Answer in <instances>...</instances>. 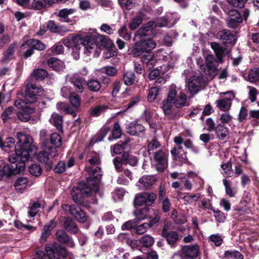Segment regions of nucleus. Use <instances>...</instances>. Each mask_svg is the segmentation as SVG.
Masks as SVG:
<instances>
[{
	"mask_svg": "<svg viewBox=\"0 0 259 259\" xmlns=\"http://www.w3.org/2000/svg\"><path fill=\"white\" fill-rule=\"evenodd\" d=\"M188 105L186 94L172 84L169 88L167 98L162 102L161 108L164 115L168 119H172L180 116L177 111L178 109Z\"/></svg>",
	"mask_w": 259,
	"mask_h": 259,
	"instance_id": "1",
	"label": "nucleus"
},
{
	"mask_svg": "<svg viewBox=\"0 0 259 259\" xmlns=\"http://www.w3.org/2000/svg\"><path fill=\"white\" fill-rule=\"evenodd\" d=\"M17 138L18 142L15 148V152L9 156V160L12 164H15L18 161V159H21V154L18 153H21V151L26 150L30 154L32 149V139L30 135L24 134L22 132H18L17 134Z\"/></svg>",
	"mask_w": 259,
	"mask_h": 259,
	"instance_id": "2",
	"label": "nucleus"
},
{
	"mask_svg": "<svg viewBox=\"0 0 259 259\" xmlns=\"http://www.w3.org/2000/svg\"><path fill=\"white\" fill-rule=\"evenodd\" d=\"M89 163V165L85 167V171L90 175L87 178V183L89 185H93L92 189L94 191H98V184L102 177L101 168L98 166L100 163L99 156H96L90 158Z\"/></svg>",
	"mask_w": 259,
	"mask_h": 259,
	"instance_id": "3",
	"label": "nucleus"
},
{
	"mask_svg": "<svg viewBox=\"0 0 259 259\" xmlns=\"http://www.w3.org/2000/svg\"><path fill=\"white\" fill-rule=\"evenodd\" d=\"M44 90L35 84H28L26 94L23 100H18L15 102V105L18 108L24 109L26 104L33 103L37 101L38 97L43 94Z\"/></svg>",
	"mask_w": 259,
	"mask_h": 259,
	"instance_id": "4",
	"label": "nucleus"
},
{
	"mask_svg": "<svg viewBox=\"0 0 259 259\" xmlns=\"http://www.w3.org/2000/svg\"><path fill=\"white\" fill-rule=\"evenodd\" d=\"M86 46L89 49L90 53L95 56L98 54L97 48L108 47L111 45V41L105 36L102 35H90V38Z\"/></svg>",
	"mask_w": 259,
	"mask_h": 259,
	"instance_id": "5",
	"label": "nucleus"
},
{
	"mask_svg": "<svg viewBox=\"0 0 259 259\" xmlns=\"http://www.w3.org/2000/svg\"><path fill=\"white\" fill-rule=\"evenodd\" d=\"M42 147L43 150L38 154L37 159L40 162L46 164L47 169H50L53 164L52 158L58 155L57 150L50 146L47 141L42 143Z\"/></svg>",
	"mask_w": 259,
	"mask_h": 259,
	"instance_id": "6",
	"label": "nucleus"
},
{
	"mask_svg": "<svg viewBox=\"0 0 259 259\" xmlns=\"http://www.w3.org/2000/svg\"><path fill=\"white\" fill-rule=\"evenodd\" d=\"M168 152L164 149H160L153 153V159L156 163L158 171H162L167 166Z\"/></svg>",
	"mask_w": 259,
	"mask_h": 259,
	"instance_id": "7",
	"label": "nucleus"
},
{
	"mask_svg": "<svg viewBox=\"0 0 259 259\" xmlns=\"http://www.w3.org/2000/svg\"><path fill=\"white\" fill-rule=\"evenodd\" d=\"M90 35L84 36L79 35L73 37V49L79 50L81 47L84 49V53L89 55L90 54L89 49L87 47L86 44L89 42Z\"/></svg>",
	"mask_w": 259,
	"mask_h": 259,
	"instance_id": "8",
	"label": "nucleus"
},
{
	"mask_svg": "<svg viewBox=\"0 0 259 259\" xmlns=\"http://www.w3.org/2000/svg\"><path fill=\"white\" fill-rule=\"evenodd\" d=\"M62 208L65 210H69L70 213L73 215L74 218L78 222L84 223L87 220V217L85 213L79 208L76 207L74 206H70L67 204H63Z\"/></svg>",
	"mask_w": 259,
	"mask_h": 259,
	"instance_id": "9",
	"label": "nucleus"
},
{
	"mask_svg": "<svg viewBox=\"0 0 259 259\" xmlns=\"http://www.w3.org/2000/svg\"><path fill=\"white\" fill-rule=\"evenodd\" d=\"M89 188L81 189L80 188H74L72 192V196L74 201L76 203L81 202L82 201L83 197L84 195L88 196L90 195V191L94 192L92 188L93 185H89ZM96 191H95L96 192Z\"/></svg>",
	"mask_w": 259,
	"mask_h": 259,
	"instance_id": "10",
	"label": "nucleus"
},
{
	"mask_svg": "<svg viewBox=\"0 0 259 259\" xmlns=\"http://www.w3.org/2000/svg\"><path fill=\"white\" fill-rule=\"evenodd\" d=\"M154 27V22L149 21L139 28L135 34V40H142L146 38L147 32Z\"/></svg>",
	"mask_w": 259,
	"mask_h": 259,
	"instance_id": "11",
	"label": "nucleus"
},
{
	"mask_svg": "<svg viewBox=\"0 0 259 259\" xmlns=\"http://www.w3.org/2000/svg\"><path fill=\"white\" fill-rule=\"evenodd\" d=\"M156 180V178L153 176H143L139 180L136 186L140 190L146 189L151 187Z\"/></svg>",
	"mask_w": 259,
	"mask_h": 259,
	"instance_id": "12",
	"label": "nucleus"
},
{
	"mask_svg": "<svg viewBox=\"0 0 259 259\" xmlns=\"http://www.w3.org/2000/svg\"><path fill=\"white\" fill-rule=\"evenodd\" d=\"M21 159L19 160L17 163L14 164V170H13V174H17L21 171H23L25 168V162L27 160L30 156V154L28 153L27 150L21 151Z\"/></svg>",
	"mask_w": 259,
	"mask_h": 259,
	"instance_id": "13",
	"label": "nucleus"
},
{
	"mask_svg": "<svg viewBox=\"0 0 259 259\" xmlns=\"http://www.w3.org/2000/svg\"><path fill=\"white\" fill-rule=\"evenodd\" d=\"M201 78L199 76H194L190 78L188 83V92L193 96L199 90L201 87Z\"/></svg>",
	"mask_w": 259,
	"mask_h": 259,
	"instance_id": "14",
	"label": "nucleus"
},
{
	"mask_svg": "<svg viewBox=\"0 0 259 259\" xmlns=\"http://www.w3.org/2000/svg\"><path fill=\"white\" fill-rule=\"evenodd\" d=\"M170 152L175 160H179L181 162H187L188 159L186 152L184 151L181 146H175Z\"/></svg>",
	"mask_w": 259,
	"mask_h": 259,
	"instance_id": "15",
	"label": "nucleus"
},
{
	"mask_svg": "<svg viewBox=\"0 0 259 259\" xmlns=\"http://www.w3.org/2000/svg\"><path fill=\"white\" fill-rule=\"evenodd\" d=\"M217 37L225 44H233L235 41V37L229 30L224 29L220 31Z\"/></svg>",
	"mask_w": 259,
	"mask_h": 259,
	"instance_id": "16",
	"label": "nucleus"
},
{
	"mask_svg": "<svg viewBox=\"0 0 259 259\" xmlns=\"http://www.w3.org/2000/svg\"><path fill=\"white\" fill-rule=\"evenodd\" d=\"M127 132L131 135L138 136L145 131V127L141 124L136 122L130 123L126 126Z\"/></svg>",
	"mask_w": 259,
	"mask_h": 259,
	"instance_id": "17",
	"label": "nucleus"
},
{
	"mask_svg": "<svg viewBox=\"0 0 259 259\" xmlns=\"http://www.w3.org/2000/svg\"><path fill=\"white\" fill-rule=\"evenodd\" d=\"M182 255L194 258L198 256L199 247L197 244H193L184 246L182 249Z\"/></svg>",
	"mask_w": 259,
	"mask_h": 259,
	"instance_id": "18",
	"label": "nucleus"
},
{
	"mask_svg": "<svg viewBox=\"0 0 259 259\" xmlns=\"http://www.w3.org/2000/svg\"><path fill=\"white\" fill-rule=\"evenodd\" d=\"M56 225L57 222L54 220H52L48 224L44 226L40 238L41 243H44L47 241L48 237Z\"/></svg>",
	"mask_w": 259,
	"mask_h": 259,
	"instance_id": "19",
	"label": "nucleus"
},
{
	"mask_svg": "<svg viewBox=\"0 0 259 259\" xmlns=\"http://www.w3.org/2000/svg\"><path fill=\"white\" fill-rule=\"evenodd\" d=\"M70 82L74 85L75 91L81 93L84 91V79L76 74L73 75L70 79Z\"/></svg>",
	"mask_w": 259,
	"mask_h": 259,
	"instance_id": "20",
	"label": "nucleus"
},
{
	"mask_svg": "<svg viewBox=\"0 0 259 259\" xmlns=\"http://www.w3.org/2000/svg\"><path fill=\"white\" fill-rule=\"evenodd\" d=\"M34 112V109L28 106L18 112L17 115L20 120L24 122H26L29 120L31 117V114Z\"/></svg>",
	"mask_w": 259,
	"mask_h": 259,
	"instance_id": "21",
	"label": "nucleus"
},
{
	"mask_svg": "<svg viewBox=\"0 0 259 259\" xmlns=\"http://www.w3.org/2000/svg\"><path fill=\"white\" fill-rule=\"evenodd\" d=\"M63 226L65 229L72 234H76L78 229L74 221L69 218H65L63 221Z\"/></svg>",
	"mask_w": 259,
	"mask_h": 259,
	"instance_id": "22",
	"label": "nucleus"
},
{
	"mask_svg": "<svg viewBox=\"0 0 259 259\" xmlns=\"http://www.w3.org/2000/svg\"><path fill=\"white\" fill-rule=\"evenodd\" d=\"M163 237L166 239L167 243L172 247L175 246L177 242L180 239L178 233L176 231L164 233Z\"/></svg>",
	"mask_w": 259,
	"mask_h": 259,
	"instance_id": "23",
	"label": "nucleus"
},
{
	"mask_svg": "<svg viewBox=\"0 0 259 259\" xmlns=\"http://www.w3.org/2000/svg\"><path fill=\"white\" fill-rule=\"evenodd\" d=\"M50 122L56 127L58 131H62L63 118L62 116L56 113H53L50 119Z\"/></svg>",
	"mask_w": 259,
	"mask_h": 259,
	"instance_id": "24",
	"label": "nucleus"
},
{
	"mask_svg": "<svg viewBox=\"0 0 259 259\" xmlns=\"http://www.w3.org/2000/svg\"><path fill=\"white\" fill-rule=\"evenodd\" d=\"M218 138L221 141L226 140L228 138L229 132L227 128L222 124H219L215 129Z\"/></svg>",
	"mask_w": 259,
	"mask_h": 259,
	"instance_id": "25",
	"label": "nucleus"
},
{
	"mask_svg": "<svg viewBox=\"0 0 259 259\" xmlns=\"http://www.w3.org/2000/svg\"><path fill=\"white\" fill-rule=\"evenodd\" d=\"M48 28L53 33L67 32L68 29L65 26L56 24L54 21L50 20L47 24Z\"/></svg>",
	"mask_w": 259,
	"mask_h": 259,
	"instance_id": "26",
	"label": "nucleus"
},
{
	"mask_svg": "<svg viewBox=\"0 0 259 259\" xmlns=\"http://www.w3.org/2000/svg\"><path fill=\"white\" fill-rule=\"evenodd\" d=\"M75 12L74 9H63L60 10L57 16L60 18V20L64 22H69L70 20L68 16L73 14Z\"/></svg>",
	"mask_w": 259,
	"mask_h": 259,
	"instance_id": "27",
	"label": "nucleus"
},
{
	"mask_svg": "<svg viewBox=\"0 0 259 259\" xmlns=\"http://www.w3.org/2000/svg\"><path fill=\"white\" fill-rule=\"evenodd\" d=\"M25 45H28L36 50L42 51L46 49V46L40 41L37 39H30L22 45V47H24Z\"/></svg>",
	"mask_w": 259,
	"mask_h": 259,
	"instance_id": "28",
	"label": "nucleus"
},
{
	"mask_svg": "<svg viewBox=\"0 0 259 259\" xmlns=\"http://www.w3.org/2000/svg\"><path fill=\"white\" fill-rule=\"evenodd\" d=\"M28 183V181L26 178L20 177L18 178L14 184L15 190L18 192L22 193L27 187Z\"/></svg>",
	"mask_w": 259,
	"mask_h": 259,
	"instance_id": "29",
	"label": "nucleus"
},
{
	"mask_svg": "<svg viewBox=\"0 0 259 259\" xmlns=\"http://www.w3.org/2000/svg\"><path fill=\"white\" fill-rule=\"evenodd\" d=\"M48 66L52 68L54 70L59 71L63 69L64 67V63L55 58H52L48 61Z\"/></svg>",
	"mask_w": 259,
	"mask_h": 259,
	"instance_id": "30",
	"label": "nucleus"
},
{
	"mask_svg": "<svg viewBox=\"0 0 259 259\" xmlns=\"http://www.w3.org/2000/svg\"><path fill=\"white\" fill-rule=\"evenodd\" d=\"M50 146H53L54 147H52L53 148H55L57 150V148H59L61 147L62 144V138L60 135H59L57 133H53L50 137V141H49Z\"/></svg>",
	"mask_w": 259,
	"mask_h": 259,
	"instance_id": "31",
	"label": "nucleus"
},
{
	"mask_svg": "<svg viewBox=\"0 0 259 259\" xmlns=\"http://www.w3.org/2000/svg\"><path fill=\"white\" fill-rule=\"evenodd\" d=\"M17 49V47L16 44H13L10 45L4 53L3 61H7L14 58Z\"/></svg>",
	"mask_w": 259,
	"mask_h": 259,
	"instance_id": "32",
	"label": "nucleus"
},
{
	"mask_svg": "<svg viewBox=\"0 0 259 259\" xmlns=\"http://www.w3.org/2000/svg\"><path fill=\"white\" fill-rule=\"evenodd\" d=\"M210 46L215 54L218 61L222 62V56L225 53V49L215 42H211Z\"/></svg>",
	"mask_w": 259,
	"mask_h": 259,
	"instance_id": "33",
	"label": "nucleus"
},
{
	"mask_svg": "<svg viewBox=\"0 0 259 259\" xmlns=\"http://www.w3.org/2000/svg\"><path fill=\"white\" fill-rule=\"evenodd\" d=\"M41 206V203L39 201L32 202L30 203L28 207V215L30 217H33L36 215Z\"/></svg>",
	"mask_w": 259,
	"mask_h": 259,
	"instance_id": "34",
	"label": "nucleus"
},
{
	"mask_svg": "<svg viewBox=\"0 0 259 259\" xmlns=\"http://www.w3.org/2000/svg\"><path fill=\"white\" fill-rule=\"evenodd\" d=\"M108 109V106L103 104L91 108L90 113L92 116H98Z\"/></svg>",
	"mask_w": 259,
	"mask_h": 259,
	"instance_id": "35",
	"label": "nucleus"
},
{
	"mask_svg": "<svg viewBox=\"0 0 259 259\" xmlns=\"http://www.w3.org/2000/svg\"><path fill=\"white\" fill-rule=\"evenodd\" d=\"M217 107L222 111H228L232 105V103L228 101L224 98H222L215 101Z\"/></svg>",
	"mask_w": 259,
	"mask_h": 259,
	"instance_id": "36",
	"label": "nucleus"
},
{
	"mask_svg": "<svg viewBox=\"0 0 259 259\" xmlns=\"http://www.w3.org/2000/svg\"><path fill=\"white\" fill-rule=\"evenodd\" d=\"M137 41L133 46L131 53L134 57L140 56L145 52V49L143 48L139 40H136Z\"/></svg>",
	"mask_w": 259,
	"mask_h": 259,
	"instance_id": "37",
	"label": "nucleus"
},
{
	"mask_svg": "<svg viewBox=\"0 0 259 259\" xmlns=\"http://www.w3.org/2000/svg\"><path fill=\"white\" fill-rule=\"evenodd\" d=\"M142 61L150 66L149 67L151 68L153 67V64L155 63L154 54L151 52H146L145 54L142 55Z\"/></svg>",
	"mask_w": 259,
	"mask_h": 259,
	"instance_id": "38",
	"label": "nucleus"
},
{
	"mask_svg": "<svg viewBox=\"0 0 259 259\" xmlns=\"http://www.w3.org/2000/svg\"><path fill=\"white\" fill-rule=\"evenodd\" d=\"M15 143L14 139L12 137L7 138L5 142L2 141L0 137V148L5 151H8L13 147Z\"/></svg>",
	"mask_w": 259,
	"mask_h": 259,
	"instance_id": "39",
	"label": "nucleus"
},
{
	"mask_svg": "<svg viewBox=\"0 0 259 259\" xmlns=\"http://www.w3.org/2000/svg\"><path fill=\"white\" fill-rule=\"evenodd\" d=\"M143 48H145L146 52H150L151 50L155 48L156 44L150 38H145L139 40Z\"/></svg>",
	"mask_w": 259,
	"mask_h": 259,
	"instance_id": "40",
	"label": "nucleus"
},
{
	"mask_svg": "<svg viewBox=\"0 0 259 259\" xmlns=\"http://www.w3.org/2000/svg\"><path fill=\"white\" fill-rule=\"evenodd\" d=\"M89 89L92 92H97L101 88V83L96 79L89 80L87 83Z\"/></svg>",
	"mask_w": 259,
	"mask_h": 259,
	"instance_id": "41",
	"label": "nucleus"
},
{
	"mask_svg": "<svg viewBox=\"0 0 259 259\" xmlns=\"http://www.w3.org/2000/svg\"><path fill=\"white\" fill-rule=\"evenodd\" d=\"M161 146L160 143L158 141L157 139L153 138L149 142L148 145V152L149 155L154 153L155 150Z\"/></svg>",
	"mask_w": 259,
	"mask_h": 259,
	"instance_id": "42",
	"label": "nucleus"
},
{
	"mask_svg": "<svg viewBox=\"0 0 259 259\" xmlns=\"http://www.w3.org/2000/svg\"><path fill=\"white\" fill-rule=\"evenodd\" d=\"M248 79L250 82H255L259 80V68L250 69L248 74Z\"/></svg>",
	"mask_w": 259,
	"mask_h": 259,
	"instance_id": "43",
	"label": "nucleus"
},
{
	"mask_svg": "<svg viewBox=\"0 0 259 259\" xmlns=\"http://www.w3.org/2000/svg\"><path fill=\"white\" fill-rule=\"evenodd\" d=\"M15 112L13 107L7 108L3 113L2 118L4 122H6L9 119L15 117Z\"/></svg>",
	"mask_w": 259,
	"mask_h": 259,
	"instance_id": "44",
	"label": "nucleus"
},
{
	"mask_svg": "<svg viewBox=\"0 0 259 259\" xmlns=\"http://www.w3.org/2000/svg\"><path fill=\"white\" fill-rule=\"evenodd\" d=\"M143 20V15L142 14H139L136 16L131 22L130 28L131 30L137 29L142 23Z\"/></svg>",
	"mask_w": 259,
	"mask_h": 259,
	"instance_id": "45",
	"label": "nucleus"
},
{
	"mask_svg": "<svg viewBox=\"0 0 259 259\" xmlns=\"http://www.w3.org/2000/svg\"><path fill=\"white\" fill-rule=\"evenodd\" d=\"M32 75L36 79L43 80L48 76V72L44 69H36L33 71Z\"/></svg>",
	"mask_w": 259,
	"mask_h": 259,
	"instance_id": "46",
	"label": "nucleus"
},
{
	"mask_svg": "<svg viewBox=\"0 0 259 259\" xmlns=\"http://www.w3.org/2000/svg\"><path fill=\"white\" fill-rule=\"evenodd\" d=\"M123 80L125 84L131 85L135 80V74L132 71L126 72L123 75Z\"/></svg>",
	"mask_w": 259,
	"mask_h": 259,
	"instance_id": "47",
	"label": "nucleus"
},
{
	"mask_svg": "<svg viewBox=\"0 0 259 259\" xmlns=\"http://www.w3.org/2000/svg\"><path fill=\"white\" fill-rule=\"evenodd\" d=\"M56 236L57 240L62 243H66L69 237L65 232L62 230H58L56 233Z\"/></svg>",
	"mask_w": 259,
	"mask_h": 259,
	"instance_id": "48",
	"label": "nucleus"
},
{
	"mask_svg": "<svg viewBox=\"0 0 259 259\" xmlns=\"http://www.w3.org/2000/svg\"><path fill=\"white\" fill-rule=\"evenodd\" d=\"M200 195L199 193L191 195L190 194H186L183 197V200L185 204H191L193 202L197 201Z\"/></svg>",
	"mask_w": 259,
	"mask_h": 259,
	"instance_id": "49",
	"label": "nucleus"
},
{
	"mask_svg": "<svg viewBox=\"0 0 259 259\" xmlns=\"http://www.w3.org/2000/svg\"><path fill=\"white\" fill-rule=\"evenodd\" d=\"M221 167L223 170V175L225 177H231L232 176V164L230 162H227L221 165Z\"/></svg>",
	"mask_w": 259,
	"mask_h": 259,
	"instance_id": "50",
	"label": "nucleus"
},
{
	"mask_svg": "<svg viewBox=\"0 0 259 259\" xmlns=\"http://www.w3.org/2000/svg\"><path fill=\"white\" fill-rule=\"evenodd\" d=\"M29 172L35 177L39 176L42 172V168L38 164H33L29 167Z\"/></svg>",
	"mask_w": 259,
	"mask_h": 259,
	"instance_id": "51",
	"label": "nucleus"
},
{
	"mask_svg": "<svg viewBox=\"0 0 259 259\" xmlns=\"http://www.w3.org/2000/svg\"><path fill=\"white\" fill-rule=\"evenodd\" d=\"M69 101L72 106L75 108L79 107L80 104V99L78 95L72 93L69 96Z\"/></svg>",
	"mask_w": 259,
	"mask_h": 259,
	"instance_id": "52",
	"label": "nucleus"
},
{
	"mask_svg": "<svg viewBox=\"0 0 259 259\" xmlns=\"http://www.w3.org/2000/svg\"><path fill=\"white\" fill-rule=\"evenodd\" d=\"M140 242L143 246L145 247H150L153 244L154 240L151 236L149 235H145L140 239Z\"/></svg>",
	"mask_w": 259,
	"mask_h": 259,
	"instance_id": "53",
	"label": "nucleus"
},
{
	"mask_svg": "<svg viewBox=\"0 0 259 259\" xmlns=\"http://www.w3.org/2000/svg\"><path fill=\"white\" fill-rule=\"evenodd\" d=\"M159 92V89L157 87L151 88L148 95L147 99L150 102H154L157 98L158 93Z\"/></svg>",
	"mask_w": 259,
	"mask_h": 259,
	"instance_id": "54",
	"label": "nucleus"
},
{
	"mask_svg": "<svg viewBox=\"0 0 259 259\" xmlns=\"http://www.w3.org/2000/svg\"><path fill=\"white\" fill-rule=\"evenodd\" d=\"M57 108L59 110L64 111L67 113L73 114L74 113V109L68 106V105L65 103L61 102L57 104Z\"/></svg>",
	"mask_w": 259,
	"mask_h": 259,
	"instance_id": "55",
	"label": "nucleus"
},
{
	"mask_svg": "<svg viewBox=\"0 0 259 259\" xmlns=\"http://www.w3.org/2000/svg\"><path fill=\"white\" fill-rule=\"evenodd\" d=\"M46 6L44 0H33L31 8L35 10H39L45 8Z\"/></svg>",
	"mask_w": 259,
	"mask_h": 259,
	"instance_id": "56",
	"label": "nucleus"
},
{
	"mask_svg": "<svg viewBox=\"0 0 259 259\" xmlns=\"http://www.w3.org/2000/svg\"><path fill=\"white\" fill-rule=\"evenodd\" d=\"M119 3L122 8L131 10L135 5V0H118Z\"/></svg>",
	"mask_w": 259,
	"mask_h": 259,
	"instance_id": "57",
	"label": "nucleus"
},
{
	"mask_svg": "<svg viewBox=\"0 0 259 259\" xmlns=\"http://www.w3.org/2000/svg\"><path fill=\"white\" fill-rule=\"evenodd\" d=\"M134 204L137 206H142L144 204H146L144 193H142L136 196L134 199Z\"/></svg>",
	"mask_w": 259,
	"mask_h": 259,
	"instance_id": "58",
	"label": "nucleus"
},
{
	"mask_svg": "<svg viewBox=\"0 0 259 259\" xmlns=\"http://www.w3.org/2000/svg\"><path fill=\"white\" fill-rule=\"evenodd\" d=\"M121 135V130L120 126L118 122L114 124L112 131V136L113 139H119Z\"/></svg>",
	"mask_w": 259,
	"mask_h": 259,
	"instance_id": "59",
	"label": "nucleus"
},
{
	"mask_svg": "<svg viewBox=\"0 0 259 259\" xmlns=\"http://www.w3.org/2000/svg\"><path fill=\"white\" fill-rule=\"evenodd\" d=\"M225 255L226 257H231L233 259H243V258L242 254L238 251H226L225 253Z\"/></svg>",
	"mask_w": 259,
	"mask_h": 259,
	"instance_id": "60",
	"label": "nucleus"
},
{
	"mask_svg": "<svg viewBox=\"0 0 259 259\" xmlns=\"http://www.w3.org/2000/svg\"><path fill=\"white\" fill-rule=\"evenodd\" d=\"M223 184L225 187L226 194L231 197H233L235 195V192H233L231 187L230 182L225 179L223 180Z\"/></svg>",
	"mask_w": 259,
	"mask_h": 259,
	"instance_id": "61",
	"label": "nucleus"
},
{
	"mask_svg": "<svg viewBox=\"0 0 259 259\" xmlns=\"http://www.w3.org/2000/svg\"><path fill=\"white\" fill-rule=\"evenodd\" d=\"M145 199L146 200L147 205H151L155 201L157 195L154 193H146L144 192Z\"/></svg>",
	"mask_w": 259,
	"mask_h": 259,
	"instance_id": "62",
	"label": "nucleus"
},
{
	"mask_svg": "<svg viewBox=\"0 0 259 259\" xmlns=\"http://www.w3.org/2000/svg\"><path fill=\"white\" fill-rule=\"evenodd\" d=\"M102 71L108 76H114L117 73V70L115 67L112 66L105 67L102 69Z\"/></svg>",
	"mask_w": 259,
	"mask_h": 259,
	"instance_id": "63",
	"label": "nucleus"
},
{
	"mask_svg": "<svg viewBox=\"0 0 259 259\" xmlns=\"http://www.w3.org/2000/svg\"><path fill=\"white\" fill-rule=\"evenodd\" d=\"M228 18H232L236 20H238V22H242V19L240 14L236 10H232L228 12Z\"/></svg>",
	"mask_w": 259,
	"mask_h": 259,
	"instance_id": "64",
	"label": "nucleus"
}]
</instances>
